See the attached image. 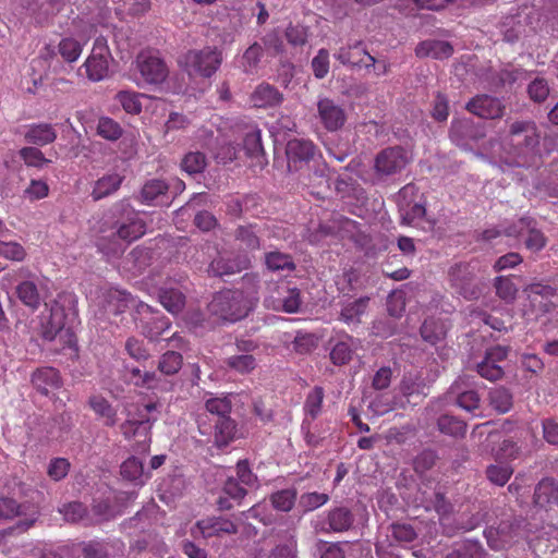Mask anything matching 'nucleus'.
I'll list each match as a JSON object with an SVG mask.
<instances>
[{
	"label": "nucleus",
	"mask_w": 558,
	"mask_h": 558,
	"mask_svg": "<svg viewBox=\"0 0 558 558\" xmlns=\"http://www.w3.org/2000/svg\"><path fill=\"white\" fill-rule=\"evenodd\" d=\"M488 400L490 407L500 414L509 412L513 405V396L505 387H495L489 391Z\"/></svg>",
	"instance_id": "44"
},
{
	"label": "nucleus",
	"mask_w": 558,
	"mask_h": 558,
	"mask_svg": "<svg viewBox=\"0 0 558 558\" xmlns=\"http://www.w3.org/2000/svg\"><path fill=\"white\" fill-rule=\"evenodd\" d=\"M31 381L33 386L44 396L58 390L62 386V379L57 368L45 366L37 368L33 374Z\"/></svg>",
	"instance_id": "24"
},
{
	"label": "nucleus",
	"mask_w": 558,
	"mask_h": 558,
	"mask_svg": "<svg viewBox=\"0 0 558 558\" xmlns=\"http://www.w3.org/2000/svg\"><path fill=\"white\" fill-rule=\"evenodd\" d=\"M126 369L130 375V381L134 386L146 389H156L158 387L160 378L155 372H143L138 367H126Z\"/></svg>",
	"instance_id": "52"
},
{
	"label": "nucleus",
	"mask_w": 558,
	"mask_h": 558,
	"mask_svg": "<svg viewBox=\"0 0 558 558\" xmlns=\"http://www.w3.org/2000/svg\"><path fill=\"white\" fill-rule=\"evenodd\" d=\"M97 134L107 141H118L122 134L121 125L109 117H101L97 124Z\"/></svg>",
	"instance_id": "59"
},
{
	"label": "nucleus",
	"mask_w": 558,
	"mask_h": 558,
	"mask_svg": "<svg viewBox=\"0 0 558 558\" xmlns=\"http://www.w3.org/2000/svg\"><path fill=\"white\" fill-rule=\"evenodd\" d=\"M227 367L239 374H250L256 366V359L252 354H233L225 360Z\"/></svg>",
	"instance_id": "49"
},
{
	"label": "nucleus",
	"mask_w": 558,
	"mask_h": 558,
	"mask_svg": "<svg viewBox=\"0 0 558 558\" xmlns=\"http://www.w3.org/2000/svg\"><path fill=\"white\" fill-rule=\"evenodd\" d=\"M465 109L482 119H499L504 116L505 106L489 95H477L465 106Z\"/></svg>",
	"instance_id": "19"
},
{
	"label": "nucleus",
	"mask_w": 558,
	"mask_h": 558,
	"mask_svg": "<svg viewBox=\"0 0 558 558\" xmlns=\"http://www.w3.org/2000/svg\"><path fill=\"white\" fill-rule=\"evenodd\" d=\"M251 266V258L243 254L233 258L219 256L208 267V272L214 277H225L241 272Z\"/></svg>",
	"instance_id": "22"
},
{
	"label": "nucleus",
	"mask_w": 558,
	"mask_h": 558,
	"mask_svg": "<svg viewBox=\"0 0 558 558\" xmlns=\"http://www.w3.org/2000/svg\"><path fill=\"white\" fill-rule=\"evenodd\" d=\"M453 53V47L449 41L427 39L421 41L415 48L417 58L448 59Z\"/></svg>",
	"instance_id": "30"
},
{
	"label": "nucleus",
	"mask_w": 558,
	"mask_h": 558,
	"mask_svg": "<svg viewBox=\"0 0 558 558\" xmlns=\"http://www.w3.org/2000/svg\"><path fill=\"white\" fill-rule=\"evenodd\" d=\"M184 64L190 75L211 77L220 68L223 56L217 47H204L203 49L189 50L184 57Z\"/></svg>",
	"instance_id": "4"
},
{
	"label": "nucleus",
	"mask_w": 558,
	"mask_h": 558,
	"mask_svg": "<svg viewBox=\"0 0 558 558\" xmlns=\"http://www.w3.org/2000/svg\"><path fill=\"white\" fill-rule=\"evenodd\" d=\"M280 228L268 222H252L246 225H240L234 230V240L250 252L257 251L260 248V238H280Z\"/></svg>",
	"instance_id": "9"
},
{
	"label": "nucleus",
	"mask_w": 558,
	"mask_h": 558,
	"mask_svg": "<svg viewBox=\"0 0 558 558\" xmlns=\"http://www.w3.org/2000/svg\"><path fill=\"white\" fill-rule=\"evenodd\" d=\"M288 169L290 172H299L311 168V163L322 158V154L310 140L293 138L286 147Z\"/></svg>",
	"instance_id": "7"
},
{
	"label": "nucleus",
	"mask_w": 558,
	"mask_h": 558,
	"mask_svg": "<svg viewBox=\"0 0 558 558\" xmlns=\"http://www.w3.org/2000/svg\"><path fill=\"white\" fill-rule=\"evenodd\" d=\"M325 390L320 386H315L307 395L304 401V418L315 421L323 411Z\"/></svg>",
	"instance_id": "39"
},
{
	"label": "nucleus",
	"mask_w": 558,
	"mask_h": 558,
	"mask_svg": "<svg viewBox=\"0 0 558 558\" xmlns=\"http://www.w3.org/2000/svg\"><path fill=\"white\" fill-rule=\"evenodd\" d=\"M368 303L369 298L367 296L347 303L340 312V319L347 325H359L361 323V317L367 310Z\"/></svg>",
	"instance_id": "38"
},
{
	"label": "nucleus",
	"mask_w": 558,
	"mask_h": 558,
	"mask_svg": "<svg viewBox=\"0 0 558 558\" xmlns=\"http://www.w3.org/2000/svg\"><path fill=\"white\" fill-rule=\"evenodd\" d=\"M451 287L469 300L477 299L481 290L475 283V270L471 264L460 263L452 266L449 270Z\"/></svg>",
	"instance_id": "10"
},
{
	"label": "nucleus",
	"mask_w": 558,
	"mask_h": 558,
	"mask_svg": "<svg viewBox=\"0 0 558 558\" xmlns=\"http://www.w3.org/2000/svg\"><path fill=\"white\" fill-rule=\"evenodd\" d=\"M485 134V128L471 119H453L449 131L450 140L460 147L482 140Z\"/></svg>",
	"instance_id": "18"
},
{
	"label": "nucleus",
	"mask_w": 558,
	"mask_h": 558,
	"mask_svg": "<svg viewBox=\"0 0 558 558\" xmlns=\"http://www.w3.org/2000/svg\"><path fill=\"white\" fill-rule=\"evenodd\" d=\"M329 501V495L318 492L304 493L300 497V507L305 511H314Z\"/></svg>",
	"instance_id": "64"
},
{
	"label": "nucleus",
	"mask_w": 558,
	"mask_h": 558,
	"mask_svg": "<svg viewBox=\"0 0 558 558\" xmlns=\"http://www.w3.org/2000/svg\"><path fill=\"white\" fill-rule=\"evenodd\" d=\"M24 140L32 146H46L57 140V131L50 123H32L26 126Z\"/></svg>",
	"instance_id": "29"
},
{
	"label": "nucleus",
	"mask_w": 558,
	"mask_h": 558,
	"mask_svg": "<svg viewBox=\"0 0 558 558\" xmlns=\"http://www.w3.org/2000/svg\"><path fill=\"white\" fill-rule=\"evenodd\" d=\"M513 472L514 469L509 463L497 462L486 466L485 475L492 484L502 487L509 482Z\"/></svg>",
	"instance_id": "43"
},
{
	"label": "nucleus",
	"mask_w": 558,
	"mask_h": 558,
	"mask_svg": "<svg viewBox=\"0 0 558 558\" xmlns=\"http://www.w3.org/2000/svg\"><path fill=\"white\" fill-rule=\"evenodd\" d=\"M426 384L423 376L418 372H408L403 375L400 383L401 393L411 401L414 397H425Z\"/></svg>",
	"instance_id": "35"
},
{
	"label": "nucleus",
	"mask_w": 558,
	"mask_h": 558,
	"mask_svg": "<svg viewBox=\"0 0 558 558\" xmlns=\"http://www.w3.org/2000/svg\"><path fill=\"white\" fill-rule=\"evenodd\" d=\"M113 210L121 218L117 228V235L119 239L133 242L142 238L146 233V223L138 216V213L125 199H122L113 205Z\"/></svg>",
	"instance_id": "6"
},
{
	"label": "nucleus",
	"mask_w": 558,
	"mask_h": 558,
	"mask_svg": "<svg viewBox=\"0 0 558 558\" xmlns=\"http://www.w3.org/2000/svg\"><path fill=\"white\" fill-rule=\"evenodd\" d=\"M519 229L517 226L509 227L505 230L507 236H519L522 233L523 228H529L527 236L525 239V246L532 252H539L546 245L547 239L544 233L535 228H530L531 221L527 218H521L518 221Z\"/></svg>",
	"instance_id": "28"
},
{
	"label": "nucleus",
	"mask_w": 558,
	"mask_h": 558,
	"mask_svg": "<svg viewBox=\"0 0 558 558\" xmlns=\"http://www.w3.org/2000/svg\"><path fill=\"white\" fill-rule=\"evenodd\" d=\"M258 282V275L245 274L242 277V288H245V291L226 289L217 292L208 304L210 314L230 323L246 317L257 300Z\"/></svg>",
	"instance_id": "1"
},
{
	"label": "nucleus",
	"mask_w": 558,
	"mask_h": 558,
	"mask_svg": "<svg viewBox=\"0 0 558 558\" xmlns=\"http://www.w3.org/2000/svg\"><path fill=\"white\" fill-rule=\"evenodd\" d=\"M207 166V158L205 154L201 151H190L187 153L182 161L181 168L189 174L201 173Z\"/></svg>",
	"instance_id": "61"
},
{
	"label": "nucleus",
	"mask_w": 558,
	"mask_h": 558,
	"mask_svg": "<svg viewBox=\"0 0 558 558\" xmlns=\"http://www.w3.org/2000/svg\"><path fill=\"white\" fill-rule=\"evenodd\" d=\"M521 535V521L515 518L501 520L487 532V542L493 549H506L518 542Z\"/></svg>",
	"instance_id": "12"
},
{
	"label": "nucleus",
	"mask_w": 558,
	"mask_h": 558,
	"mask_svg": "<svg viewBox=\"0 0 558 558\" xmlns=\"http://www.w3.org/2000/svg\"><path fill=\"white\" fill-rule=\"evenodd\" d=\"M116 99L130 114H138L142 111L140 94L136 92L121 90L117 94Z\"/></svg>",
	"instance_id": "63"
},
{
	"label": "nucleus",
	"mask_w": 558,
	"mask_h": 558,
	"mask_svg": "<svg viewBox=\"0 0 558 558\" xmlns=\"http://www.w3.org/2000/svg\"><path fill=\"white\" fill-rule=\"evenodd\" d=\"M134 303V299L131 293L118 289L110 290L108 294V312L113 314L123 313L130 304Z\"/></svg>",
	"instance_id": "55"
},
{
	"label": "nucleus",
	"mask_w": 558,
	"mask_h": 558,
	"mask_svg": "<svg viewBox=\"0 0 558 558\" xmlns=\"http://www.w3.org/2000/svg\"><path fill=\"white\" fill-rule=\"evenodd\" d=\"M206 413H199L196 418L198 430L207 436L213 433L209 415L215 418L225 417L231 414L232 403L228 397H211L205 401Z\"/></svg>",
	"instance_id": "15"
},
{
	"label": "nucleus",
	"mask_w": 558,
	"mask_h": 558,
	"mask_svg": "<svg viewBox=\"0 0 558 558\" xmlns=\"http://www.w3.org/2000/svg\"><path fill=\"white\" fill-rule=\"evenodd\" d=\"M336 59L342 64L349 65H361L364 64L365 68L375 66L376 59L372 54H369L363 47L361 43H357L353 46L342 47L339 49L338 53L335 54Z\"/></svg>",
	"instance_id": "27"
},
{
	"label": "nucleus",
	"mask_w": 558,
	"mask_h": 558,
	"mask_svg": "<svg viewBox=\"0 0 558 558\" xmlns=\"http://www.w3.org/2000/svg\"><path fill=\"white\" fill-rule=\"evenodd\" d=\"M298 492L295 488H286L272 493L269 497L271 506L281 512H289L295 505Z\"/></svg>",
	"instance_id": "48"
},
{
	"label": "nucleus",
	"mask_w": 558,
	"mask_h": 558,
	"mask_svg": "<svg viewBox=\"0 0 558 558\" xmlns=\"http://www.w3.org/2000/svg\"><path fill=\"white\" fill-rule=\"evenodd\" d=\"M494 287L496 294L507 303L514 301L518 288L510 277L499 276L496 277Z\"/></svg>",
	"instance_id": "62"
},
{
	"label": "nucleus",
	"mask_w": 558,
	"mask_h": 558,
	"mask_svg": "<svg viewBox=\"0 0 558 558\" xmlns=\"http://www.w3.org/2000/svg\"><path fill=\"white\" fill-rule=\"evenodd\" d=\"M354 514L348 507L339 506L330 509L326 518L319 522L324 532L342 533L349 531L354 523Z\"/></svg>",
	"instance_id": "20"
},
{
	"label": "nucleus",
	"mask_w": 558,
	"mask_h": 558,
	"mask_svg": "<svg viewBox=\"0 0 558 558\" xmlns=\"http://www.w3.org/2000/svg\"><path fill=\"white\" fill-rule=\"evenodd\" d=\"M66 314L64 307L58 300L53 301L50 306V315L46 323L43 324V338L53 341L58 336L69 335V330L64 328Z\"/></svg>",
	"instance_id": "21"
},
{
	"label": "nucleus",
	"mask_w": 558,
	"mask_h": 558,
	"mask_svg": "<svg viewBox=\"0 0 558 558\" xmlns=\"http://www.w3.org/2000/svg\"><path fill=\"white\" fill-rule=\"evenodd\" d=\"M264 263L270 271H293L295 269V263L293 257L288 253L280 251H270L265 253Z\"/></svg>",
	"instance_id": "41"
},
{
	"label": "nucleus",
	"mask_w": 558,
	"mask_h": 558,
	"mask_svg": "<svg viewBox=\"0 0 558 558\" xmlns=\"http://www.w3.org/2000/svg\"><path fill=\"white\" fill-rule=\"evenodd\" d=\"M59 512L64 520L70 523H83L84 525H94V518L90 517L87 507L80 501H71L59 508Z\"/></svg>",
	"instance_id": "34"
},
{
	"label": "nucleus",
	"mask_w": 558,
	"mask_h": 558,
	"mask_svg": "<svg viewBox=\"0 0 558 558\" xmlns=\"http://www.w3.org/2000/svg\"><path fill=\"white\" fill-rule=\"evenodd\" d=\"M264 54V48L257 41L253 43L243 53L242 56V65L244 72L247 74H253L256 72L258 63L262 60Z\"/></svg>",
	"instance_id": "57"
},
{
	"label": "nucleus",
	"mask_w": 558,
	"mask_h": 558,
	"mask_svg": "<svg viewBox=\"0 0 558 558\" xmlns=\"http://www.w3.org/2000/svg\"><path fill=\"white\" fill-rule=\"evenodd\" d=\"M437 426L440 433L454 438L463 437L466 433V423L449 414L439 416Z\"/></svg>",
	"instance_id": "46"
},
{
	"label": "nucleus",
	"mask_w": 558,
	"mask_h": 558,
	"mask_svg": "<svg viewBox=\"0 0 558 558\" xmlns=\"http://www.w3.org/2000/svg\"><path fill=\"white\" fill-rule=\"evenodd\" d=\"M161 305L170 313L177 314L185 305V295L178 289H161L159 292Z\"/></svg>",
	"instance_id": "45"
},
{
	"label": "nucleus",
	"mask_w": 558,
	"mask_h": 558,
	"mask_svg": "<svg viewBox=\"0 0 558 558\" xmlns=\"http://www.w3.org/2000/svg\"><path fill=\"white\" fill-rule=\"evenodd\" d=\"M88 404L95 414L102 420L105 426L112 427L117 424V410L106 398L99 395L92 396Z\"/></svg>",
	"instance_id": "36"
},
{
	"label": "nucleus",
	"mask_w": 558,
	"mask_h": 558,
	"mask_svg": "<svg viewBox=\"0 0 558 558\" xmlns=\"http://www.w3.org/2000/svg\"><path fill=\"white\" fill-rule=\"evenodd\" d=\"M317 118L328 132L339 131L347 122L344 108L328 97L317 101Z\"/></svg>",
	"instance_id": "17"
},
{
	"label": "nucleus",
	"mask_w": 558,
	"mask_h": 558,
	"mask_svg": "<svg viewBox=\"0 0 558 558\" xmlns=\"http://www.w3.org/2000/svg\"><path fill=\"white\" fill-rule=\"evenodd\" d=\"M183 364V356L175 351L165 352L158 362V369L160 373L170 376L177 374Z\"/></svg>",
	"instance_id": "58"
},
{
	"label": "nucleus",
	"mask_w": 558,
	"mask_h": 558,
	"mask_svg": "<svg viewBox=\"0 0 558 558\" xmlns=\"http://www.w3.org/2000/svg\"><path fill=\"white\" fill-rule=\"evenodd\" d=\"M33 512L37 513V518L39 517V512L27 504H20L17 500L11 497H0V519L3 520H12L16 517H25L29 518Z\"/></svg>",
	"instance_id": "33"
},
{
	"label": "nucleus",
	"mask_w": 558,
	"mask_h": 558,
	"mask_svg": "<svg viewBox=\"0 0 558 558\" xmlns=\"http://www.w3.org/2000/svg\"><path fill=\"white\" fill-rule=\"evenodd\" d=\"M243 148L248 158L259 159L264 158L265 150L262 142V131L253 126L244 135Z\"/></svg>",
	"instance_id": "40"
},
{
	"label": "nucleus",
	"mask_w": 558,
	"mask_h": 558,
	"mask_svg": "<svg viewBox=\"0 0 558 558\" xmlns=\"http://www.w3.org/2000/svg\"><path fill=\"white\" fill-rule=\"evenodd\" d=\"M120 473L122 477L126 481L133 482L136 485H142L143 481V474H144V466L143 462L138 460L135 457H131L126 459L120 468Z\"/></svg>",
	"instance_id": "54"
},
{
	"label": "nucleus",
	"mask_w": 558,
	"mask_h": 558,
	"mask_svg": "<svg viewBox=\"0 0 558 558\" xmlns=\"http://www.w3.org/2000/svg\"><path fill=\"white\" fill-rule=\"evenodd\" d=\"M307 174L303 177V182L313 189V194L319 195L324 189H330L329 167L323 160V157L311 163Z\"/></svg>",
	"instance_id": "25"
},
{
	"label": "nucleus",
	"mask_w": 558,
	"mask_h": 558,
	"mask_svg": "<svg viewBox=\"0 0 558 558\" xmlns=\"http://www.w3.org/2000/svg\"><path fill=\"white\" fill-rule=\"evenodd\" d=\"M421 337L432 345L437 344L446 337V326L442 322L435 318H427L421 326Z\"/></svg>",
	"instance_id": "42"
},
{
	"label": "nucleus",
	"mask_w": 558,
	"mask_h": 558,
	"mask_svg": "<svg viewBox=\"0 0 558 558\" xmlns=\"http://www.w3.org/2000/svg\"><path fill=\"white\" fill-rule=\"evenodd\" d=\"M214 439L217 447H226L236 438V423L230 415L214 420Z\"/></svg>",
	"instance_id": "32"
},
{
	"label": "nucleus",
	"mask_w": 558,
	"mask_h": 558,
	"mask_svg": "<svg viewBox=\"0 0 558 558\" xmlns=\"http://www.w3.org/2000/svg\"><path fill=\"white\" fill-rule=\"evenodd\" d=\"M112 59L108 41L104 36L95 39L92 51L80 71L84 69L85 76L90 82L104 81L109 74V63Z\"/></svg>",
	"instance_id": "5"
},
{
	"label": "nucleus",
	"mask_w": 558,
	"mask_h": 558,
	"mask_svg": "<svg viewBox=\"0 0 558 558\" xmlns=\"http://www.w3.org/2000/svg\"><path fill=\"white\" fill-rule=\"evenodd\" d=\"M408 156L400 146L388 147L377 154L375 158V171L378 175L388 177L401 172L407 163Z\"/></svg>",
	"instance_id": "14"
},
{
	"label": "nucleus",
	"mask_w": 558,
	"mask_h": 558,
	"mask_svg": "<svg viewBox=\"0 0 558 558\" xmlns=\"http://www.w3.org/2000/svg\"><path fill=\"white\" fill-rule=\"evenodd\" d=\"M418 189L409 183L400 189L397 194V205L401 218V225L412 226L424 218L426 207L423 203L416 202Z\"/></svg>",
	"instance_id": "8"
},
{
	"label": "nucleus",
	"mask_w": 558,
	"mask_h": 558,
	"mask_svg": "<svg viewBox=\"0 0 558 558\" xmlns=\"http://www.w3.org/2000/svg\"><path fill=\"white\" fill-rule=\"evenodd\" d=\"M16 293L21 302L33 311L39 308L41 296L37 286L33 281H23L16 288Z\"/></svg>",
	"instance_id": "47"
},
{
	"label": "nucleus",
	"mask_w": 558,
	"mask_h": 558,
	"mask_svg": "<svg viewBox=\"0 0 558 558\" xmlns=\"http://www.w3.org/2000/svg\"><path fill=\"white\" fill-rule=\"evenodd\" d=\"M238 533V525L226 517H207L198 520L191 529L193 537H203L205 539L211 537H222L225 535H233Z\"/></svg>",
	"instance_id": "13"
},
{
	"label": "nucleus",
	"mask_w": 558,
	"mask_h": 558,
	"mask_svg": "<svg viewBox=\"0 0 558 558\" xmlns=\"http://www.w3.org/2000/svg\"><path fill=\"white\" fill-rule=\"evenodd\" d=\"M277 295H270L265 299V306L274 311H281L284 313H296L302 305L301 291L287 283L277 286Z\"/></svg>",
	"instance_id": "16"
},
{
	"label": "nucleus",
	"mask_w": 558,
	"mask_h": 558,
	"mask_svg": "<svg viewBox=\"0 0 558 558\" xmlns=\"http://www.w3.org/2000/svg\"><path fill=\"white\" fill-rule=\"evenodd\" d=\"M125 177L119 172H109L97 179L90 192L93 201L97 202L109 197L119 191Z\"/></svg>",
	"instance_id": "26"
},
{
	"label": "nucleus",
	"mask_w": 558,
	"mask_h": 558,
	"mask_svg": "<svg viewBox=\"0 0 558 558\" xmlns=\"http://www.w3.org/2000/svg\"><path fill=\"white\" fill-rule=\"evenodd\" d=\"M353 338L347 337L345 340L338 341L330 351V360L335 365H345L352 360Z\"/></svg>",
	"instance_id": "51"
},
{
	"label": "nucleus",
	"mask_w": 558,
	"mask_h": 558,
	"mask_svg": "<svg viewBox=\"0 0 558 558\" xmlns=\"http://www.w3.org/2000/svg\"><path fill=\"white\" fill-rule=\"evenodd\" d=\"M19 156L27 167L37 169H41L51 162V160L46 158L44 153L35 146H25L21 148L19 150Z\"/></svg>",
	"instance_id": "56"
},
{
	"label": "nucleus",
	"mask_w": 558,
	"mask_h": 558,
	"mask_svg": "<svg viewBox=\"0 0 558 558\" xmlns=\"http://www.w3.org/2000/svg\"><path fill=\"white\" fill-rule=\"evenodd\" d=\"M84 48V44L73 37H64L58 45V52L65 62H75Z\"/></svg>",
	"instance_id": "53"
},
{
	"label": "nucleus",
	"mask_w": 558,
	"mask_h": 558,
	"mask_svg": "<svg viewBox=\"0 0 558 558\" xmlns=\"http://www.w3.org/2000/svg\"><path fill=\"white\" fill-rule=\"evenodd\" d=\"M521 454V447L513 439H504L496 449H493V458L496 462L509 463Z\"/></svg>",
	"instance_id": "50"
},
{
	"label": "nucleus",
	"mask_w": 558,
	"mask_h": 558,
	"mask_svg": "<svg viewBox=\"0 0 558 558\" xmlns=\"http://www.w3.org/2000/svg\"><path fill=\"white\" fill-rule=\"evenodd\" d=\"M534 504L541 508H550L558 504V482L551 477H545L536 485L534 490Z\"/></svg>",
	"instance_id": "31"
},
{
	"label": "nucleus",
	"mask_w": 558,
	"mask_h": 558,
	"mask_svg": "<svg viewBox=\"0 0 558 558\" xmlns=\"http://www.w3.org/2000/svg\"><path fill=\"white\" fill-rule=\"evenodd\" d=\"M250 100L255 108L267 109L279 107L284 97L276 86L263 82L255 87Z\"/></svg>",
	"instance_id": "23"
},
{
	"label": "nucleus",
	"mask_w": 558,
	"mask_h": 558,
	"mask_svg": "<svg viewBox=\"0 0 558 558\" xmlns=\"http://www.w3.org/2000/svg\"><path fill=\"white\" fill-rule=\"evenodd\" d=\"M136 68L145 83L158 85L166 81L169 74L166 62L150 51H142L136 57Z\"/></svg>",
	"instance_id": "11"
},
{
	"label": "nucleus",
	"mask_w": 558,
	"mask_h": 558,
	"mask_svg": "<svg viewBox=\"0 0 558 558\" xmlns=\"http://www.w3.org/2000/svg\"><path fill=\"white\" fill-rule=\"evenodd\" d=\"M158 402H148L136 407L134 414L129 413L128 418L120 425V432L125 439L138 438V441H150V429L157 416Z\"/></svg>",
	"instance_id": "3"
},
{
	"label": "nucleus",
	"mask_w": 558,
	"mask_h": 558,
	"mask_svg": "<svg viewBox=\"0 0 558 558\" xmlns=\"http://www.w3.org/2000/svg\"><path fill=\"white\" fill-rule=\"evenodd\" d=\"M168 191V184L158 179H153L147 181L141 191L142 202L146 204H151L159 196H162Z\"/></svg>",
	"instance_id": "60"
},
{
	"label": "nucleus",
	"mask_w": 558,
	"mask_h": 558,
	"mask_svg": "<svg viewBox=\"0 0 558 558\" xmlns=\"http://www.w3.org/2000/svg\"><path fill=\"white\" fill-rule=\"evenodd\" d=\"M539 144V134L536 124L532 121H515L510 125L509 133L504 141L505 149L514 158L525 157Z\"/></svg>",
	"instance_id": "2"
},
{
	"label": "nucleus",
	"mask_w": 558,
	"mask_h": 558,
	"mask_svg": "<svg viewBox=\"0 0 558 558\" xmlns=\"http://www.w3.org/2000/svg\"><path fill=\"white\" fill-rule=\"evenodd\" d=\"M531 302L537 301L538 298L546 301L543 304L544 312L549 311V306L554 305L551 299L557 295V289L545 281H537L527 284L524 289Z\"/></svg>",
	"instance_id": "37"
}]
</instances>
